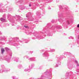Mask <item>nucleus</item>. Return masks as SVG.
I'll list each match as a JSON object with an SVG mask.
<instances>
[{"mask_svg":"<svg viewBox=\"0 0 79 79\" xmlns=\"http://www.w3.org/2000/svg\"><path fill=\"white\" fill-rule=\"evenodd\" d=\"M2 53H3L4 52H5V49H2L1 50Z\"/></svg>","mask_w":79,"mask_h":79,"instance_id":"nucleus-1","label":"nucleus"},{"mask_svg":"<svg viewBox=\"0 0 79 79\" xmlns=\"http://www.w3.org/2000/svg\"><path fill=\"white\" fill-rule=\"evenodd\" d=\"M24 27H25V28H28V27L27 26H24Z\"/></svg>","mask_w":79,"mask_h":79,"instance_id":"nucleus-2","label":"nucleus"},{"mask_svg":"<svg viewBox=\"0 0 79 79\" xmlns=\"http://www.w3.org/2000/svg\"><path fill=\"white\" fill-rule=\"evenodd\" d=\"M1 20L2 21H3V18H1Z\"/></svg>","mask_w":79,"mask_h":79,"instance_id":"nucleus-3","label":"nucleus"},{"mask_svg":"<svg viewBox=\"0 0 79 79\" xmlns=\"http://www.w3.org/2000/svg\"><path fill=\"white\" fill-rule=\"evenodd\" d=\"M77 27H79V24L77 25Z\"/></svg>","mask_w":79,"mask_h":79,"instance_id":"nucleus-4","label":"nucleus"},{"mask_svg":"<svg viewBox=\"0 0 79 79\" xmlns=\"http://www.w3.org/2000/svg\"><path fill=\"white\" fill-rule=\"evenodd\" d=\"M29 6H31V4H29Z\"/></svg>","mask_w":79,"mask_h":79,"instance_id":"nucleus-5","label":"nucleus"},{"mask_svg":"<svg viewBox=\"0 0 79 79\" xmlns=\"http://www.w3.org/2000/svg\"><path fill=\"white\" fill-rule=\"evenodd\" d=\"M78 66H79V65H78Z\"/></svg>","mask_w":79,"mask_h":79,"instance_id":"nucleus-6","label":"nucleus"},{"mask_svg":"<svg viewBox=\"0 0 79 79\" xmlns=\"http://www.w3.org/2000/svg\"><path fill=\"white\" fill-rule=\"evenodd\" d=\"M78 66H79V65H78Z\"/></svg>","mask_w":79,"mask_h":79,"instance_id":"nucleus-7","label":"nucleus"}]
</instances>
